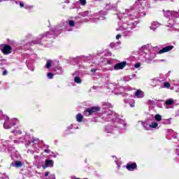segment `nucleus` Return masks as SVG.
<instances>
[{
    "label": "nucleus",
    "mask_w": 179,
    "mask_h": 179,
    "mask_svg": "<svg viewBox=\"0 0 179 179\" xmlns=\"http://www.w3.org/2000/svg\"><path fill=\"white\" fill-rule=\"evenodd\" d=\"M135 29V25L134 23H130V24H127L124 23L122 27L120 28H117L116 30L117 31H122V33L124 34L125 36H132L133 32L132 29Z\"/></svg>",
    "instance_id": "nucleus-1"
},
{
    "label": "nucleus",
    "mask_w": 179,
    "mask_h": 179,
    "mask_svg": "<svg viewBox=\"0 0 179 179\" xmlns=\"http://www.w3.org/2000/svg\"><path fill=\"white\" fill-rule=\"evenodd\" d=\"M17 123V120L16 119L9 120V117H6L3 124V128L5 129H10V128H12V127H13L14 125H16Z\"/></svg>",
    "instance_id": "nucleus-2"
},
{
    "label": "nucleus",
    "mask_w": 179,
    "mask_h": 179,
    "mask_svg": "<svg viewBox=\"0 0 179 179\" xmlns=\"http://www.w3.org/2000/svg\"><path fill=\"white\" fill-rule=\"evenodd\" d=\"M97 111H100V107L93 106L85 110L84 112V115H85L86 117H89V115H92V114H94V113H97Z\"/></svg>",
    "instance_id": "nucleus-3"
},
{
    "label": "nucleus",
    "mask_w": 179,
    "mask_h": 179,
    "mask_svg": "<svg viewBox=\"0 0 179 179\" xmlns=\"http://www.w3.org/2000/svg\"><path fill=\"white\" fill-rule=\"evenodd\" d=\"M164 12V15L165 17H167L168 19H171V17H179V13L176 12V11H170V10H166Z\"/></svg>",
    "instance_id": "nucleus-4"
},
{
    "label": "nucleus",
    "mask_w": 179,
    "mask_h": 179,
    "mask_svg": "<svg viewBox=\"0 0 179 179\" xmlns=\"http://www.w3.org/2000/svg\"><path fill=\"white\" fill-rule=\"evenodd\" d=\"M0 50L5 55H8L12 52V47L9 45H0Z\"/></svg>",
    "instance_id": "nucleus-5"
},
{
    "label": "nucleus",
    "mask_w": 179,
    "mask_h": 179,
    "mask_svg": "<svg viewBox=\"0 0 179 179\" xmlns=\"http://www.w3.org/2000/svg\"><path fill=\"white\" fill-rule=\"evenodd\" d=\"M106 132H108V134H120V129L117 127H108Z\"/></svg>",
    "instance_id": "nucleus-6"
},
{
    "label": "nucleus",
    "mask_w": 179,
    "mask_h": 179,
    "mask_svg": "<svg viewBox=\"0 0 179 179\" xmlns=\"http://www.w3.org/2000/svg\"><path fill=\"white\" fill-rule=\"evenodd\" d=\"M126 65H127V62H120V63L115 65L114 69L115 71H119V69H124V68H125Z\"/></svg>",
    "instance_id": "nucleus-7"
},
{
    "label": "nucleus",
    "mask_w": 179,
    "mask_h": 179,
    "mask_svg": "<svg viewBox=\"0 0 179 179\" xmlns=\"http://www.w3.org/2000/svg\"><path fill=\"white\" fill-rule=\"evenodd\" d=\"M48 167H54V161L51 159H46L45 161V165L43 166V169H45Z\"/></svg>",
    "instance_id": "nucleus-8"
},
{
    "label": "nucleus",
    "mask_w": 179,
    "mask_h": 179,
    "mask_svg": "<svg viewBox=\"0 0 179 179\" xmlns=\"http://www.w3.org/2000/svg\"><path fill=\"white\" fill-rule=\"evenodd\" d=\"M106 115H107L106 120H114V117H115L116 114L115 113L113 112L111 110H108Z\"/></svg>",
    "instance_id": "nucleus-9"
},
{
    "label": "nucleus",
    "mask_w": 179,
    "mask_h": 179,
    "mask_svg": "<svg viewBox=\"0 0 179 179\" xmlns=\"http://www.w3.org/2000/svg\"><path fill=\"white\" fill-rule=\"evenodd\" d=\"M173 48H174V46H173V45L166 46V47L162 48V50H160L159 51V54H164V52H169V51H171V50H173Z\"/></svg>",
    "instance_id": "nucleus-10"
},
{
    "label": "nucleus",
    "mask_w": 179,
    "mask_h": 179,
    "mask_svg": "<svg viewBox=\"0 0 179 179\" xmlns=\"http://www.w3.org/2000/svg\"><path fill=\"white\" fill-rule=\"evenodd\" d=\"M48 34H50V32H46L41 35V38H38L36 41H34L32 43H31V45H33V44H40V40H41V38L45 37V36H48Z\"/></svg>",
    "instance_id": "nucleus-11"
},
{
    "label": "nucleus",
    "mask_w": 179,
    "mask_h": 179,
    "mask_svg": "<svg viewBox=\"0 0 179 179\" xmlns=\"http://www.w3.org/2000/svg\"><path fill=\"white\" fill-rule=\"evenodd\" d=\"M135 96L137 99H142L145 97V94H143V92L138 90L135 92Z\"/></svg>",
    "instance_id": "nucleus-12"
},
{
    "label": "nucleus",
    "mask_w": 179,
    "mask_h": 179,
    "mask_svg": "<svg viewBox=\"0 0 179 179\" xmlns=\"http://www.w3.org/2000/svg\"><path fill=\"white\" fill-rule=\"evenodd\" d=\"M127 169L129 171H134V170H135V169H136V164H135V163L127 164Z\"/></svg>",
    "instance_id": "nucleus-13"
},
{
    "label": "nucleus",
    "mask_w": 179,
    "mask_h": 179,
    "mask_svg": "<svg viewBox=\"0 0 179 179\" xmlns=\"http://www.w3.org/2000/svg\"><path fill=\"white\" fill-rule=\"evenodd\" d=\"M160 26V23L157 22H154L151 24V26L150 27V29L151 30L155 31L156 29H157V27H159Z\"/></svg>",
    "instance_id": "nucleus-14"
},
{
    "label": "nucleus",
    "mask_w": 179,
    "mask_h": 179,
    "mask_svg": "<svg viewBox=\"0 0 179 179\" xmlns=\"http://www.w3.org/2000/svg\"><path fill=\"white\" fill-rule=\"evenodd\" d=\"M13 143H16V141H6L4 143V144L3 145V146H5L6 148H8V146H12V145H13Z\"/></svg>",
    "instance_id": "nucleus-15"
},
{
    "label": "nucleus",
    "mask_w": 179,
    "mask_h": 179,
    "mask_svg": "<svg viewBox=\"0 0 179 179\" xmlns=\"http://www.w3.org/2000/svg\"><path fill=\"white\" fill-rule=\"evenodd\" d=\"M76 121H77V122H82V121H83V116L82 114L78 113L76 115Z\"/></svg>",
    "instance_id": "nucleus-16"
},
{
    "label": "nucleus",
    "mask_w": 179,
    "mask_h": 179,
    "mask_svg": "<svg viewBox=\"0 0 179 179\" xmlns=\"http://www.w3.org/2000/svg\"><path fill=\"white\" fill-rule=\"evenodd\" d=\"M141 124L143 127V128H145V129H147L148 131V129H150V124H148V122H141Z\"/></svg>",
    "instance_id": "nucleus-17"
},
{
    "label": "nucleus",
    "mask_w": 179,
    "mask_h": 179,
    "mask_svg": "<svg viewBox=\"0 0 179 179\" xmlns=\"http://www.w3.org/2000/svg\"><path fill=\"white\" fill-rule=\"evenodd\" d=\"M51 65H52V61L47 60L45 68H47V69H50V68H51Z\"/></svg>",
    "instance_id": "nucleus-18"
},
{
    "label": "nucleus",
    "mask_w": 179,
    "mask_h": 179,
    "mask_svg": "<svg viewBox=\"0 0 179 179\" xmlns=\"http://www.w3.org/2000/svg\"><path fill=\"white\" fill-rule=\"evenodd\" d=\"M162 124L164 125H170V124H171V119H166L163 120Z\"/></svg>",
    "instance_id": "nucleus-19"
},
{
    "label": "nucleus",
    "mask_w": 179,
    "mask_h": 179,
    "mask_svg": "<svg viewBox=\"0 0 179 179\" xmlns=\"http://www.w3.org/2000/svg\"><path fill=\"white\" fill-rule=\"evenodd\" d=\"M22 162L20 161H15V166L17 167V169H19V167H22Z\"/></svg>",
    "instance_id": "nucleus-20"
},
{
    "label": "nucleus",
    "mask_w": 179,
    "mask_h": 179,
    "mask_svg": "<svg viewBox=\"0 0 179 179\" xmlns=\"http://www.w3.org/2000/svg\"><path fill=\"white\" fill-rule=\"evenodd\" d=\"M74 82H75V83L80 84V83H82V80L80 79V78L76 76L74 78Z\"/></svg>",
    "instance_id": "nucleus-21"
},
{
    "label": "nucleus",
    "mask_w": 179,
    "mask_h": 179,
    "mask_svg": "<svg viewBox=\"0 0 179 179\" xmlns=\"http://www.w3.org/2000/svg\"><path fill=\"white\" fill-rule=\"evenodd\" d=\"M148 127H150V128H157V127H159V124L157 122H152Z\"/></svg>",
    "instance_id": "nucleus-22"
},
{
    "label": "nucleus",
    "mask_w": 179,
    "mask_h": 179,
    "mask_svg": "<svg viewBox=\"0 0 179 179\" xmlns=\"http://www.w3.org/2000/svg\"><path fill=\"white\" fill-rule=\"evenodd\" d=\"M173 99H168L166 101V106H171V104H173Z\"/></svg>",
    "instance_id": "nucleus-23"
},
{
    "label": "nucleus",
    "mask_w": 179,
    "mask_h": 179,
    "mask_svg": "<svg viewBox=\"0 0 179 179\" xmlns=\"http://www.w3.org/2000/svg\"><path fill=\"white\" fill-rule=\"evenodd\" d=\"M12 134H15V135H22V131L17 130V131H12Z\"/></svg>",
    "instance_id": "nucleus-24"
},
{
    "label": "nucleus",
    "mask_w": 179,
    "mask_h": 179,
    "mask_svg": "<svg viewBox=\"0 0 179 179\" xmlns=\"http://www.w3.org/2000/svg\"><path fill=\"white\" fill-rule=\"evenodd\" d=\"M155 119L156 121H162V115H156Z\"/></svg>",
    "instance_id": "nucleus-25"
},
{
    "label": "nucleus",
    "mask_w": 179,
    "mask_h": 179,
    "mask_svg": "<svg viewBox=\"0 0 179 179\" xmlns=\"http://www.w3.org/2000/svg\"><path fill=\"white\" fill-rule=\"evenodd\" d=\"M108 107H111V104L110 103H104L103 108H108Z\"/></svg>",
    "instance_id": "nucleus-26"
},
{
    "label": "nucleus",
    "mask_w": 179,
    "mask_h": 179,
    "mask_svg": "<svg viewBox=\"0 0 179 179\" xmlns=\"http://www.w3.org/2000/svg\"><path fill=\"white\" fill-rule=\"evenodd\" d=\"M69 24L71 27H73V26H75V22L73 20H70Z\"/></svg>",
    "instance_id": "nucleus-27"
},
{
    "label": "nucleus",
    "mask_w": 179,
    "mask_h": 179,
    "mask_svg": "<svg viewBox=\"0 0 179 179\" xmlns=\"http://www.w3.org/2000/svg\"><path fill=\"white\" fill-rule=\"evenodd\" d=\"M122 15H123V16L122 17V21L125 22V18L124 17H127V16H128V14L127 13H123Z\"/></svg>",
    "instance_id": "nucleus-28"
},
{
    "label": "nucleus",
    "mask_w": 179,
    "mask_h": 179,
    "mask_svg": "<svg viewBox=\"0 0 179 179\" xmlns=\"http://www.w3.org/2000/svg\"><path fill=\"white\" fill-rule=\"evenodd\" d=\"M148 48H149L148 45L142 46L141 48V51H145V50H148Z\"/></svg>",
    "instance_id": "nucleus-29"
},
{
    "label": "nucleus",
    "mask_w": 179,
    "mask_h": 179,
    "mask_svg": "<svg viewBox=\"0 0 179 179\" xmlns=\"http://www.w3.org/2000/svg\"><path fill=\"white\" fill-rule=\"evenodd\" d=\"M53 76H54V74H52V73H48V79H52Z\"/></svg>",
    "instance_id": "nucleus-30"
},
{
    "label": "nucleus",
    "mask_w": 179,
    "mask_h": 179,
    "mask_svg": "<svg viewBox=\"0 0 179 179\" xmlns=\"http://www.w3.org/2000/svg\"><path fill=\"white\" fill-rule=\"evenodd\" d=\"M80 5L85 6L86 4V0H79Z\"/></svg>",
    "instance_id": "nucleus-31"
},
{
    "label": "nucleus",
    "mask_w": 179,
    "mask_h": 179,
    "mask_svg": "<svg viewBox=\"0 0 179 179\" xmlns=\"http://www.w3.org/2000/svg\"><path fill=\"white\" fill-rule=\"evenodd\" d=\"M164 87H166L167 89H169V87H170V83H164Z\"/></svg>",
    "instance_id": "nucleus-32"
},
{
    "label": "nucleus",
    "mask_w": 179,
    "mask_h": 179,
    "mask_svg": "<svg viewBox=\"0 0 179 179\" xmlns=\"http://www.w3.org/2000/svg\"><path fill=\"white\" fill-rule=\"evenodd\" d=\"M87 15H89V11H85L83 13V17L87 16Z\"/></svg>",
    "instance_id": "nucleus-33"
},
{
    "label": "nucleus",
    "mask_w": 179,
    "mask_h": 179,
    "mask_svg": "<svg viewBox=\"0 0 179 179\" xmlns=\"http://www.w3.org/2000/svg\"><path fill=\"white\" fill-rule=\"evenodd\" d=\"M58 30H61V28H59V27H57L56 28H55V34H57V31H58Z\"/></svg>",
    "instance_id": "nucleus-34"
},
{
    "label": "nucleus",
    "mask_w": 179,
    "mask_h": 179,
    "mask_svg": "<svg viewBox=\"0 0 179 179\" xmlns=\"http://www.w3.org/2000/svg\"><path fill=\"white\" fill-rule=\"evenodd\" d=\"M132 103H130V107H135V101L131 100Z\"/></svg>",
    "instance_id": "nucleus-35"
},
{
    "label": "nucleus",
    "mask_w": 179,
    "mask_h": 179,
    "mask_svg": "<svg viewBox=\"0 0 179 179\" xmlns=\"http://www.w3.org/2000/svg\"><path fill=\"white\" fill-rule=\"evenodd\" d=\"M104 19H106V17L104 15L99 16V20H104Z\"/></svg>",
    "instance_id": "nucleus-36"
},
{
    "label": "nucleus",
    "mask_w": 179,
    "mask_h": 179,
    "mask_svg": "<svg viewBox=\"0 0 179 179\" xmlns=\"http://www.w3.org/2000/svg\"><path fill=\"white\" fill-rule=\"evenodd\" d=\"M134 66H135V68H140L141 67V63H136Z\"/></svg>",
    "instance_id": "nucleus-37"
},
{
    "label": "nucleus",
    "mask_w": 179,
    "mask_h": 179,
    "mask_svg": "<svg viewBox=\"0 0 179 179\" xmlns=\"http://www.w3.org/2000/svg\"><path fill=\"white\" fill-rule=\"evenodd\" d=\"M151 81L152 83H157V82H158L157 78L152 79Z\"/></svg>",
    "instance_id": "nucleus-38"
},
{
    "label": "nucleus",
    "mask_w": 179,
    "mask_h": 179,
    "mask_svg": "<svg viewBox=\"0 0 179 179\" xmlns=\"http://www.w3.org/2000/svg\"><path fill=\"white\" fill-rule=\"evenodd\" d=\"M120 38H121V34H117L116 36V40H120Z\"/></svg>",
    "instance_id": "nucleus-39"
},
{
    "label": "nucleus",
    "mask_w": 179,
    "mask_h": 179,
    "mask_svg": "<svg viewBox=\"0 0 179 179\" xmlns=\"http://www.w3.org/2000/svg\"><path fill=\"white\" fill-rule=\"evenodd\" d=\"M44 152H45V153H50V152H51V150H50L45 148V149L44 150Z\"/></svg>",
    "instance_id": "nucleus-40"
},
{
    "label": "nucleus",
    "mask_w": 179,
    "mask_h": 179,
    "mask_svg": "<svg viewBox=\"0 0 179 179\" xmlns=\"http://www.w3.org/2000/svg\"><path fill=\"white\" fill-rule=\"evenodd\" d=\"M48 176H50V172L49 171L45 172V177H48Z\"/></svg>",
    "instance_id": "nucleus-41"
},
{
    "label": "nucleus",
    "mask_w": 179,
    "mask_h": 179,
    "mask_svg": "<svg viewBox=\"0 0 179 179\" xmlns=\"http://www.w3.org/2000/svg\"><path fill=\"white\" fill-rule=\"evenodd\" d=\"M0 178H3V179H9V178L8 176H6V175H4V177H0Z\"/></svg>",
    "instance_id": "nucleus-42"
},
{
    "label": "nucleus",
    "mask_w": 179,
    "mask_h": 179,
    "mask_svg": "<svg viewBox=\"0 0 179 179\" xmlns=\"http://www.w3.org/2000/svg\"><path fill=\"white\" fill-rule=\"evenodd\" d=\"M20 8H23V6H24V4L23 3V2H20Z\"/></svg>",
    "instance_id": "nucleus-43"
},
{
    "label": "nucleus",
    "mask_w": 179,
    "mask_h": 179,
    "mask_svg": "<svg viewBox=\"0 0 179 179\" xmlns=\"http://www.w3.org/2000/svg\"><path fill=\"white\" fill-rule=\"evenodd\" d=\"M124 80H125L126 82H129V77H125V78H124Z\"/></svg>",
    "instance_id": "nucleus-44"
},
{
    "label": "nucleus",
    "mask_w": 179,
    "mask_h": 179,
    "mask_svg": "<svg viewBox=\"0 0 179 179\" xmlns=\"http://www.w3.org/2000/svg\"><path fill=\"white\" fill-rule=\"evenodd\" d=\"M43 148H45V149H48V148H50V145L45 144V145H43Z\"/></svg>",
    "instance_id": "nucleus-45"
},
{
    "label": "nucleus",
    "mask_w": 179,
    "mask_h": 179,
    "mask_svg": "<svg viewBox=\"0 0 179 179\" xmlns=\"http://www.w3.org/2000/svg\"><path fill=\"white\" fill-rule=\"evenodd\" d=\"M124 101L127 104V103H129V99H124Z\"/></svg>",
    "instance_id": "nucleus-46"
},
{
    "label": "nucleus",
    "mask_w": 179,
    "mask_h": 179,
    "mask_svg": "<svg viewBox=\"0 0 179 179\" xmlns=\"http://www.w3.org/2000/svg\"><path fill=\"white\" fill-rule=\"evenodd\" d=\"M91 72H92V73H96V69H92L91 70Z\"/></svg>",
    "instance_id": "nucleus-47"
},
{
    "label": "nucleus",
    "mask_w": 179,
    "mask_h": 179,
    "mask_svg": "<svg viewBox=\"0 0 179 179\" xmlns=\"http://www.w3.org/2000/svg\"><path fill=\"white\" fill-rule=\"evenodd\" d=\"M148 104H153V101L148 100Z\"/></svg>",
    "instance_id": "nucleus-48"
},
{
    "label": "nucleus",
    "mask_w": 179,
    "mask_h": 179,
    "mask_svg": "<svg viewBox=\"0 0 179 179\" xmlns=\"http://www.w3.org/2000/svg\"><path fill=\"white\" fill-rule=\"evenodd\" d=\"M31 8V6H24V8H25V9H29V8Z\"/></svg>",
    "instance_id": "nucleus-49"
},
{
    "label": "nucleus",
    "mask_w": 179,
    "mask_h": 179,
    "mask_svg": "<svg viewBox=\"0 0 179 179\" xmlns=\"http://www.w3.org/2000/svg\"><path fill=\"white\" fill-rule=\"evenodd\" d=\"M100 14H101V15H104V16H106V13H104V11H101V12H100Z\"/></svg>",
    "instance_id": "nucleus-50"
},
{
    "label": "nucleus",
    "mask_w": 179,
    "mask_h": 179,
    "mask_svg": "<svg viewBox=\"0 0 179 179\" xmlns=\"http://www.w3.org/2000/svg\"><path fill=\"white\" fill-rule=\"evenodd\" d=\"M146 15V13H141V16H145Z\"/></svg>",
    "instance_id": "nucleus-51"
},
{
    "label": "nucleus",
    "mask_w": 179,
    "mask_h": 179,
    "mask_svg": "<svg viewBox=\"0 0 179 179\" xmlns=\"http://www.w3.org/2000/svg\"><path fill=\"white\" fill-rule=\"evenodd\" d=\"M99 21V18H95L93 22H98Z\"/></svg>",
    "instance_id": "nucleus-52"
},
{
    "label": "nucleus",
    "mask_w": 179,
    "mask_h": 179,
    "mask_svg": "<svg viewBox=\"0 0 179 179\" xmlns=\"http://www.w3.org/2000/svg\"><path fill=\"white\" fill-rule=\"evenodd\" d=\"M6 73H8V71H3V75H6Z\"/></svg>",
    "instance_id": "nucleus-53"
},
{
    "label": "nucleus",
    "mask_w": 179,
    "mask_h": 179,
    "mask_svg": "<svg viewBox=\"0 0 179 179\" xmlns=\"http://www.w3.org/2000/svg\"><path fill=\"white\" fill-rule=\"evenodd\" d=\"M115 163L117 165V166L120 167V164H118V163H117V161H115Z\"/></svg>",
    "instance_id": "nucleus-54"
},
{
    "label": "nucleus",
    "mask_w": 179,
    "mask_h": 179,
    "mask_svg": "<svg viewBox=\"0 0 179 179\" xmlns=\"http://www.w3.org/2000/svg\"><path fill=\"white\" fill-rule=\"evenodd\" d=\"M115 94H121V92H120V93L115 92Z\"/></svg>",
    "instance_id": "nucleus-55"
},
{
    "label": "nucleus",
    "mask_w": 179,
    "mask_h": 179,
    "mask_svg": "<svg viewBox=\"0 0 179 179\" xmlns=\"http://www.w3.org/2000/svg\"><path fill=\"white\" fill-rule=\"evenodd\" d=\"M72 179H80V178H73Z\"/></svg>",
    "instance_id": "nucleus-56"
},
{
    "label": "nucleus",
    "mask_w": 179,
    "mask_h": 179,
    "mask_svg": "<svg viewBox=\"0 0 179 179\" xmlns=\"http://www.w3.org/2000/svg\"><path fill=\"white\" fill-rule=\"evenodd\" d=\"M32 142H36V139L34 138L33 141H32Z\"/></svg>",
    "instance_id": "nucleus-57"
},
{
    "label": "nucleus",
    "mask_w": 179,
    "mask_h": 179,
    "mask_svg": "<svg viewBox=\"0 0 179 179\" xmlns=\"http://www.w3.org/2000/svg\"><path fill=\"white\" fill-rule=\"evenodd\" d=\"M123 96H127V94H123Z\"/></svg>",
    "instance_id": "nucleus-58"
},
{
    "label": "nucleus",
    "mask_w": 179,
    "mask_h": 179,
    "mask_svg": "<svg viewBox=\"0 0 179 179\" xmlns=\"http://www.w3.org/2000/svg\"><path fill=\"white\" fill-rule=\"evenodd\" d=\"M117 17L121 20V18H120V16H118Z\"/></svg>",
    "instance_id": "nucleus-59"
},
{
    "label": "nucleus",
    "mask_w": 179,
    "mask_h": 179,
    "mask_svg": "<svg viewBox=\"0 0 179 179\" xmlns=\"http://www.w3.org/2000/svg\"><path fill=\"white\" fill-rule=\"evenodd\" d=\"M156 87V85H153V87Z\"/></svg>",
    "instance_id": "nucleus-60"
},
{
    "label": "nucleus",
    "mask_w": 179,
    "mask_h": 179,
    "mask_svg": "<svg viewBox=\"0 0 179 179\" xmlns=\"http://www.w3.org/2000/svg\"><path fill=\"white\" fill-rule=\"evenodd\" d=\"M120 89H122H122H124V88H122H122H120Z\"/></svg>",
    "instance_id": "nucleus-61"
},
{
    "label": "nucleus",
    "mask_w": 179,
    "mask_h": 179,
    "mask_svg": "<svg viewBox=\"0 0 179 179\" xmlns=\"http://www.w3.org/2000/svg\"><path fill=\"white\" fill-rule=\"evenodd\" d=\"M110 45H113V44H110Z\"/></svg>",
    "instance_id": "nucleus-62"
}]
</instances>
